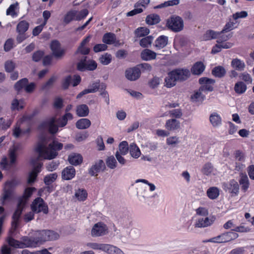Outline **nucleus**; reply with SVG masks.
Segmentation results:
<instances>
[{
  "instance_id": "nucleus-1",
  "label": "nucleus",
  "mask_w": 254,
  "mask_h": 254,
  "mask_svg": "<svg viewBox=\"0 0 254 254\" xmlns=\"http://www.w3.org/2000/svg\"><path fill=\"white\" fill-rule=\"evenodd\" d=\"M59 237V234L53 230L35 231L28 236L21 238L22 248H36L46 241L56 240Z\"/></svg>"
},
{
  "instance_id": "nucleus-2",
  "label": "nucleus",
  "mask_w": 254,
  "mask_h": 254,
  "mask_svg": "<svg viewBox=\"0 0 254 254\" xmlns=\"http://www.w3.org/2000/svg\"><path fill=\"white\" fill-rule=\"evenodd\" d=\"M87 246L93 250H100L109 254H124L123 251L117 247L109 244L88 243Z\"/></svg>"
},
{
  "instance_id": "nucleus-3",
  "label": "nucleus",
  "mask_w": 254,
  "mask_h": 254,
  "mask_svg": "<svg viewBox=\"0 0 254 254\" xmlns=\"http://www.w3.org/2000/svg\"><path fill=\"white\" fill-rule=\"evenodd\" d=\"M87 57H83L76 64L77 70L83 72L85 71H94L97 67V63L92 59L87 60Z\"/></svg>"
},
{
  "instance_id": "nucleus-4",
  "label": "nucleus",
  "mask_w": 254,
  "mask_h": 254,
  "mask_svg": "<svg viewBox=\"0 0 254 254\" xmlns=\"http://www.w3.org/2000/svg\"><path fill=\"white\" fill-rule=\"evenodd\" d=\"M39 160H31L30 164L33 166L32 171L29 173L27 183L31 184L36 181L38 175L42 171L43 163L38 161Z\"/></svg>"
},
{
  "instance_id": "nucleus-5",
  "label": "nucleus",
  "mask_w": 254,
  "mask_h": 254,
  "mask_svg": "<svg viewBox=\"0 0 254 254\" xmlns=\"http://www.w3.org/2000/svg\"><path fill=\"white\" fill-rule=\"evenodd\" d=\"M31 210L35 213L43 212L47 214L49 212V208L43 199L39 197L35 198L31 204Z\"/></svg>"
},
{
  "instance_id": "nucleus-6",
  "label": "nucleus",
  "mask_w": 254,
  "mask_h": 254,
  "mask_svg": "<svg viewBox=\"0 0 254 254\" xmlns=\"http://www.w3.org/2000/svg\"><path fill=\"white\" fill-rule=\"evenodd\" d=\"M239 235L237 233L233 231H229L212 238L210 241L214 243H227L237 239Z\"/></svg>"
},
{
  "instance_id": "nucleus-7",
  "label": "nucleus",
  "mask_w": 254,
  "mask_h": 254,
  "mask_svg": "<svg viewBox=\"0 0 254 254\" xmlns=\"http://www.w3.org/2000/svg\"><path fill=\"white\" fill-rule=\"evenodd\" d=\"M55 120L54 118H52L49 120L42 122L38 127L39 129H44L47 128L49 132L55 135L58 131L59 126L55 124Z\"/></svg>"
},
{
  "instance_id": "nucleus-8",
  "label": "nucleus",
  "mask_w": 254,
  "mask_h": 254,
  "mask_svg": "<svg viewBox=\"0 0 254 254\" xmlns=\"http://www.w3.org/2000/svg\"><path fill=\"white\" fill-rule=\"evenodd\" d=\"M198 82L201 86L199 87V91L207 93L213 91V85L215 83L214 79L207 77H201L199 79Z\"/></svg>"
},
{
  "instance_id": "nucleus-9",
  "label": "nucleus",
  "mask_w": 254,
  "mask_h": 254,
  "mask_svg": "<svg viewBox=\"0 0 254 254\" xmlns=\"http://www.w3.org/2000/svg\"><path fill=\"white\" fill-rule=\"evenodd\" d=\"M141 73V70L136 65L127 68L125 71V76L129 81H135L140 77Z\"/></svg>"
},
{
  "instance_id": "nucleus-10",
  "label": "nucleus",
  "mask_w": 254,
  "mask_h": 254,
  "mask_svg": "<svg viewBox=\"0 0 254 254\" xmlns=\"http://www.w3.org/2000/svg\"><path fill=\"white\" fill-rule=\"evenodd\" d=\"M108 231L106 224L102 222L95 224L92 228L91 234L93 237H99L105 235Z\"/></svg>"
},
{
  "instance_id": "nucleus-11",
  "label": "nucleus",
  "mask_w": 254,
  "mask_h": 254,
  "mask_svg": "<svg viewBox=\"0 0 254 254\" xmlns=\"http://www.w3.org/2000/svg\"><path fill=\"white\" fill-rule=\"evenodd\" d=\"M14 193L11 190L3 189L0 195V204L4 206L12 202L14 199Z\"/></svg>"
},
{
  "instance_id": "nucleus-12",
  "label": "nucleus",
  "mask_w": 254,
  "mask_h": 254,
  "mask_svg": "<svg viewBox=\"0 0 254 254\" xmlns=\"http://www.w3.org/2000/svg\"><path fill=\"white\" fill-rule=\"evenodd\" d=\"M223 188L229 193L237 195L239 191V186L236 181L233 179L229 182L223 184Z\"/></svg>"
},
{
  "instance_id": "nucleus-13",
  "label": "nucleus",
  "mask_w": 254,
  "mask_h": 254,
  "mask_svg": "<svg viewBox=\"0 0 254 254\" xmlns=\"http://www.w3.org/2000/svg\"><path fill=\"white\" fill-rule=\"evenodd\" d=\"M190 71L188 68H176V81L183 82L186 81L190 78Z\"/></svg>"
},
{
  "instance_id": "nucleus-14",
  "label": "nucleus",
  "mask_w": 254,
  "mask_h": 254,
  "mask_svg": "<svg viewBox=\"0 0 254 254\" xmlns=\"http://www.w3.org/2000/svg\"><path fill=\"white\" fill-rule=\"evenodd\" d=\"M46 138L44 136H41L34 148V151L39 155V156L35 159H41L40 156L46 153V145L45 142ZM31 159H34L31 158Z\"/></svg>"
},
{
  "instance_id": "nucleus-15",
  "label": "nucleus",
  "mask_w": 254,
  "mask_h": 254,
  "mask_svg": "<svg viewBox=\"0 0 254 254\" xmlns=\"http://www.w3.org/2000/svg\"><path fill=\"white\" fill-rule=\"evenodd\" d=\"M105 168V163L103 160H100L98 162L93 165L88 170V173L91 176H97L99 173L104 171Z\"/></svg>"
},
{
  "instance_id": "nucleus-16",
  "label": "nucleus",
  "mask_w": 254,
  "mask_h": 254,
  "mask_svg": "<svg viewBox=\"0 0 254 254\" xmlns=\"http://www.w3.org/2000/svg\"><path fill=\"white\" fill-rule=\"evenodd\" d=\"M129 145L127 141H123L119 145V151H117L115 154L116 159H125L122 155H126L129 150Z\"/></svg>"
},
{
  "instance_id": "nucleus-17",
  "label": "nucleus",
  "mask_w": 254,
  "mask_h": 254,
  "mask_svg": "<svg viewBox=\"0 0 254 254\" xmlns=\"http://www.w3.org/2000/svg\"><path fill=\"white\" fill-rule=\"evenodd\" d=\"M76 172L74 167L68 166L63 169L62 172V178L64 180H70L75 176Z\"/></svg>"
},
{
  "instance_id": "nucleus-18",
  "label": "nucleus",
  "mask_w": 254,
  "mask_h": 254,
  "mask_svg": "<svg viewBox=\"0 0 254 254\" xmlns=\"http://www.w3.org/2000/svg\"><path fill=\"white\" fill-rule=\"evenodd\" d=\"M17 165V160H1L0 167L1 169L9 171L15 168Z\"/></svg>"
},
{
  "instance_id": "nucleus-19",
  "label": "nucleus",
  "mask_w": 254,
  "mask_h": 254,
  "mask_svg": "<svg viewBox=\"0 0 254 254\" xmlns=\"http://www.w3.org/2000/svg\"><path fill=\"white\" fill-rule=\"evenodd\" d=\"M23 210V209L17 207L12 216V221L11 222V227L14 231H15L18 227L19 219Z\"/></svg>"
},
{
  "instance_id": "nucleus-20",
  "label": "nucleus",
  "mask_w": 254,
  "mask_h": 254,
  "mask_svg": "<svg viewBox=\"0 0 254 254\" xmlns=\"http://www.w3.org/2000/svg\"><path fill=\"white\" fill-rule=\"evenodd\" d=\"M140 57L145 61L154 60L156 58V53L151 50L145 49L141 52Z\"/></svg>"
},
{
  "instance_id": "nucleus-21",
  "label": "nucleus",
  "mask_w": 254,
  "mask_h": 254,
  "mask_svg": "<svg viewBox=\"0 0 254 254\" xmlns=\"http://www.w3.org/2000/svg\"><path fill=\"white\" fill-rule=\"evenodd\" d=\"M23 149L22 145L20 143L13 144L9 150V159H17L18 154Z\"/></svg>"
},
{
  "instance_id": "nucleus-22",
  "label": "nucleus",
  "mask_w": 254,
  "mask_h": 254,
  "mask_svg": "<svg viewBox=\"0 0 254 254\" xmlns=\"http://www.w3.org/2000/svg\"><path fill=\"white\" fill-rule=\"evenodd\" d=\"M205 65L201 62L195 63L190 69V72L194 75H200L204 70Z\"/></svg>"
},
{
  "instance_id": "nucleus-23",
  "label": "nucleus",
  "mask_w": 254,
  "mask_h": 254,
  "mask_svg": "<svg viewBox=\"0 0 254 254\" xmlns=\"http://www.w3.org/2000/svg\"><path fill=\"white\" fill-rule=\"evenodd\" d=\"M89 110L86 104H81L76 107V113L78 117H85L88 115Z\"/></svg>"
},
{
  "instance_id": "nucleus-24",
  "label": "nucleus",
  "mask_w": 254,
  "mask_h": 254,
  "mask_svg": "<svg viewBox=\"0 0 254 254\" xmlns=\"http://www.w3.org/2000/svg\"><path fill=\"white\" fill-rule=\"evenodd\" d=\"M91 124V121L88 119L82 118L76 122L75 126L79 129H85L89 127Z\"/></svg>"
},
{
  "instance_id": "nucleus-25",
  "label": "nucleus",
  "mask_w": 254,
  "mask_h": 254,
  "mask_svg": "<svg viewBox=\"0 0 254 254\" xmlns=\"http://www.w3.org/2000/svg\"><path fill=\"white\" fill-rule=\"evenodd\" d=\"M128 152L130 156L134 159H137L141 155L140 150L135 143L130 144Z\"/></svg>"
},
{
  "instance_id": "nucleus-26",
  "label": "nucleus",
  "mask_w": 254,
  "mask_h": 254,
  "mask_svg": "<svg viewBox=\"0 0 254 254\" xmlns=\"http://www.w3.org/2000/svg\"><path fill=\"white\" fill-rule=\"evenodd\" d=\"M221 34L220 32H216L213 30H207L203 35L202 39L204 41H209L217 39Z\"/></svg>"
},
{
  "instance_id": "nucleus-27",
  "label": "nucleus",
  "mask_w": 254,
  "mask_h": 254,
  "mask_svg": "<svg viewBox=\"0 0 254 254\" xmlns=\"http://www.w3.org/2000/svg\"><path fill=\"white\" fill-rule=\"evenodd\" d=\"M226 73V70L225 68L221 65H218L214 67L212 71L211 74L215 77L222 78Z\"/></svg>"
},
{
  "instance_id": "nucleus-28",
  "label": "nucleus",
  "mask_w": 254,
  "mask_h": 254,
  "mask_svg": "<svg viewBox=\"0 0 254 254\" xmlns=\"http://www.w3.org/2000/svg\"><path fill=\"white\" fill-rule=\"evenodd\" d=\"M168 41V38L167 36L161 35L156 39L154 45L158 49H161L167 45Z\"/></svg>"
},
{
  "instance_id": "nucleus-29",
  "label": "nucleus",
  "mask_w": 254,
  "mask_h": 254,
  "mask_svg": "<svg viewBox=\"0 0 254 254\" xmlns=\"http://www.w3.org/2000/svg\"><path fill=\"white\" fill-rule=\"evenodd\" d=\"M209 121L213 127H217L221 124L222 119L217 113L213 112L209 116Z\"/></svg>"
},
{
  "instance_id": "nucleus-30",
  "label": "nucleus",
  "mask_w": 254,
  "mask_h": 254,
  "mask_svg": "<svg viewBox=\"0 0 254 254\" xmlns=\"http://www.w3.org/2000/svg\"><path fill=\"white\" fill-rule=\"evenodd\" d=\"M165 86L168 88L175 86V69L168 72V76L165 78Z\"/></svg>"
},
{
  "instance_id": "nucleus-31",
  "label": "nucleus",
  "mask_w": 254,
  "mask_h": 254,
  "mask_svg": "<svg viewBox=\"0 0 254 254\" xmlns=\"http://www.w3.org/2000/svg\"><path fill=\"white\" fill-rule=\"evenodd\" d=\"M116 37L115 34L112 32H107L104 34L102 42L106 45H112L115 42Z\"/></svg>"
},
{
  "instance_id": "nucleus-32",
  "label": "nucleus",
  "mask_w": 254,
  "mask_h": 254,
  "mask_svg": "<svg viewBox=\"0 0 254 254\" xmlns=\"http://www.w3.org/2000/svg\"><path fill=\"white\" fill-rule=\"evenodd\" d=\"M77 11L76 10H70L67 12L64 15L63 21L65 24H68L73 20H75L76 15Z\"/></svg>"
},
{
  "instance_id": "nucleus-33",
  "label": "nucleus",
  "mask_w": 254,
  "mask_h": 254,
  "mask_svg": "<svg viewBox=\"0 0 254 254\" xmlns=\"http://www.w3.org/2000/svg\"><path fill=\"white\" fill-rule=\"evenodd\" d=\"M28 83V78L24 77L23 78L16 82L14 85V90L18 93H20L22 89L25 90L26 84Z\"/></svg>"
},
{
  "instance_id": "nucleus-34",
  "label": "nucleus",
  "mask_w": 254,
  "mask_h": 254,
  "mask_svg": "<svg viewBox=\"0 0 254 254\" xmlns=\"http://www.w3.org/2000/svg\"><path fill=\"white\" fill-rule=\"evenodd\" d=\"M150 33V30L145 27H139L136 28L134 32V35L136 38L145 37Z\"/></svg>"
},
{
  "instance_id": "nucleus-35",
  "label": "nucleus",
  "mask_w": 254,
  "mask_h": 254,
  "mask_svg": "<svg viewBox=\"0 0 254 254\" xmlns=\"http://www.w3.org/2000/svg\"><path fill=\"white\" fill-rule=\"evenodd\" d=\"M161 19L159 15L151 14L148 15L146 18V23L150 25H153L159 23Z\"/></svg>"
},
{
  "instance_id": "nucleus-36",
  "label": "nucleus",
  "mask_w": 254,
  "mask_h": 254,
  "mask_svg": "<svg viewBox=\"0 0 254 254\" xmlns=\"http://www.w3.org/2000/svg\"><path fill=\"white\" fill-rule=\"evenodd\" d=\"M201 91H199V88L198 90L195 91L194 93L191 95L190 99L193 102H202L205 98V96L202 94Z\"/></svg>"
},
{
  "instance_id": "nucleus-37",
  "label": "nucleus",
  "mask_w": 254,
  "mask_h": 254,
  "mask_svg": "<svg viewBox=\"0 0 254 254\" xmlns=\"http://www.w3.org/2000/svg\"><path fill=\"white\" fill-rule=\"evenodd\" d=\"M239 183L241 186V189L244 192H246L249 188V181L248 176L246 174H241Z\"/></svg>"
},
{
  "instance_id": "nucleus-38",
  "label": "nucleus",
  "mask_w": 254,
  "mask_h": 254,
  "mask_svg": "<svg viewBox=\"0 0 254 254\" xmlns=\"http://www.w3.org/2000/svg\"><path fill=\"white\" fill-rule=\"evenodd\" d=\"M231 66L237 70L243 71L245 67V64L243 61L236 58L232 60Z\"/></svg>"
},
{
  "instance_id": "nucleus-39",
  "label": "nucleus",
  "mask_w": 254,
  "mask_h": 254,
  "mask_svg": "<svg viewBox=\"0 0 254 254\" xmlns=\"http://www.w3.org/2000/svg\"><path fill=\"white\" fill-rule=\"evenodd\" d=\"M20 182L16 179H13L7 181L5 183L4 189L11 190L12 192L15 193V188L19 184Z\"/></svg>"
},
{
  "instance_id": "nucleus-40",
  "label": "nucleus",
  "mask_w": 254,
  "mask_h": 254,
  "mask_svg": "<svg viewBox=\"0 0 254 254\" xmlns=\"http://www.w3.org/2000/svg\"><path fill=\"white\" fill-rule=\"evenodd\" d=\"M219 190L218 188L213 187L209 188L206 192L208 197L211 199H216L219 195Z\"/></svg>"
},
{
  "instance_id": "nucleus-41",
  "label": "nucleus",
  "mask_w": 254,
  "mask_h": 254,
  "mask_svg": "<svg viewBox=\"0 0 254 254\" xmlns=\"http://www.w3.org/2000/svg\"><path fill=\"white\" fill-rule=\"evenodd\" d=\"M29 24L25 20L20 21L16 27V31L18 33L24 34L29 28Z\"/></svg>"
},
{
  "instance_id": "nucleus-42",
  "label": "nucleus",
  "mask_w": 254,
  "mask_h": 254,
  "mask_svg": "<svg viewBox=\"0 0 254 254\" xmlns=\"http://www.w3.org/2000/svg\"><path fill=\"white\" fill-rule=\"evenodd\" d=\"M112 60V57L111 54L108 53H104L99 58L100 63L104 65H108L110 64Z\"/></svg>"
},
{
  "instance_id": "nucleus-43",
  "label": "nucleus",
  "mask_w": 254,
  "mask_h": 254,
  "mask_svg": "<svg viewBox=\"0 0 254 254\" xmlns=\"http://www.w3.org/2000/svg\"><path fill=\"white\" fill-rule=\"evenodd\" d=\"M212 221L208 217L202 218L198 219L195 224V226L198 228L205 227L210 225Z\"/></svg>"
},
{
  "instance_id": "nucleus-44",
  "label": "nucleus",
  "mask_w": 254,
  "mask_h": 254,
  "mask_svg": "<svg viewBox=\"0 0 254 254\" xmlns=\"http://www.w3.org/2000/svg\"><path fill=\"white\" fill-rule=\"evenodd\" d=\"M153 38L151 35L142 38L139 41L140 46L142 48H148L152 44Z\"/></svg>"
},
{
  "instance_id": "nucleus-45",
  "label": "nucleus",
  "mask_w": 254,
  "mask_h": 254,
  "mask_svg": "<svg viewBox=\"0 0 254 254\" xmlns=\"http://www.w3.org/2000/svg\"><path fill=\"white\" fill-rule=\"evenodd\" d=\"M234 90L237 94H243L247 90V85L243 81L237 82L235 85Z\"/></svg>"
},
{
  "instance_id": "nucleus-46",
  "label": "nucleus",
  "mask_w": 254,
  "mask_h": 254,
  "mask_svg": "<svg viewBox=\"0 0 254 254\" xmlns=\"http://www.w3.org/2000/svg\"><path fill=\"white\" fill-rule=\"evenodd\" d=\"M7 242L8 245L14 248H19V249H23L22 248V240L21 241L16 240L14 238L8 237L7 238Z\"/></svg>"
},
{
  "instance_id": "nucleus-47",
  "label": "nucleus",
  "mask_w": 254,
  "mask_h": 254,
  "mask_svg": "<svg viewBox=\"0 0 254 254\" xmlns=\"http://www.w3.org/2000/svg\"><path fill=\"white\" fill-rule=\"evenodd\" d=\"M58 175L56 173L50 174L45 176L44 182L47 186H49L54 183L57 179Z\"/></svg>"
},
{
  "instance_id": "nucleus-48",
  "label": "nucleus",
  "mask_w": 254,
  "mask_h": 254,
  "mask_svg": "<svg viewBox=\"0 0 254 254\" xmlns=\"http://www.w3.org/2000/svg\"><path fill=\"white\" fill-rule=\"evenodd\" d=\"M64 100L62 97L59 96L56 97L53 102V108L56 110H61L64 106Z\"/></svg>"
},
{
  "instance_id": "nucleus-49",
  "label": "nucleus",
  "mask_w": 254,
  "mask_h": 254,
  "mask_svg": "<svg viewBox=\"0 0 254 254\" xmlns=\"http://www.w3.org/2000/svg\"><path fill=\"white\" fill-rule=\"evenodd\" d=\"M5 71L7 73L13 72L16 68V64L12 60H7L5 62L4 64Z\"/></svg>"
},
{
  "instance_id": "nucleus-50",
  "label": "nucleus",
  "mask_w": 254,
  "mask_h": 254,
  "mask_svg": "<svg viewBox=\"0 0 254 254\" xmlns=\"http://www.w3.org/2000/svg\"><path fill=\"white\" fill-rule=\"evenodd\" d=\"M170 113L172 118L167 121L166 127L168 130H173L175 129V110H172Z\"/></svg>"
},
{
  "instance_id": "nucleus-51",
  "label": "nucleus",
  "mask_w": 254,
  "mask_h": 254,
  "mask_svg": "<svg viewBox=\"0 0 254 254\" xmlns=\"http://www.w3.org/2000/svg\"><path fill=\"white\" fill-rule=\"evenodd\" d=\"M99 88L100 80H97L90 83L87 90L88 91L89 93H95L99 90Z\"/></svg>"
},
{
  "instance_id": "nucleus-52",
  "label": "nucleus",
  "mask_w": 254,
  "mask_h": 254,
  "mask_svg": "<svg viewBox=\"0 0 254 254\" xmlns=\"http://www.w3.org/2000/svg\"><path fill=\"white\" fill-rule=\"evenodd\" d=\"M45 55V52L43 50H37L33 53L32 60L34 62H39Z\"/></svg>"
},
{
  "instance_id": "nucleus-53",
  "label": "nucleus",
  "mask_w": 254,
  "mask_h": 254,
  "mask_svg": "<svg viewBox=\"0 0 254 254\" xmlns=\"http://www.w3.org/2000/svg\"><path fill=\"white\" fill-rule=\"evenodd\" d=\"M75 197L80 201L85 200L87 197V192L84 189H78L75 193Z\"/></svg>"
},
{
  "instance_id": "nucleus-54",
  "label": "nucleus",
  "mask_w": 254,
  "mask_h": 254,
  "mask_svg": "<svg viewBox=\"0 0 254 254\" xmlns=\"http://www.w3.org/2000/svg\"><path fill=\"white\" fill-rule=\"evenodd\" d=\"M215 170L210 163L205 164L202 169V172L206 175L215 174Z\"/></svg>"
},
{
  "instance_id": "nucleus-55",
  "label": "nucleus",
  "mask_w": 254,
  "mask_h": 254,
  "mask_svg": "<svg viewBox=\"0 0 254 254\" xmlns=\"http://www.w3.org/2000/svg\"><path fill=\"white\" fill-rule=\"evenodd\" d=\"M184 27V20L182 17L176 16V32L182 31Z\"/></svg>"
},
{
  "instance_id": "nucleus-56",
  "label": "nucleus",
  "mask_w": 254,
  "mask_h": 254,
  "mask_svg": "<svg viewBox=\"0 0 254 254\" xmlns=\"http://www.w3.org/2000/svg\"><path fill=\"white\" fill-rule=\"evenodd\" d=\"M24 108L23 105H20L19 101L17 98H14L11 102L10 109L11 111H19Z\"/></svg>"
},
{
  "instance_id": "nucleus-57",
  "label": "nucleus",
  "mask_w": 254,
  "mask_h": 254,
  "mask_svg": "<svg viewBox=\"0 0 254 254\" xmlns=\"http://www.w3.org/2000/svg\"><path fill=\"white\" fill-rule=\"evenodd\" d=\"M72 76L68 75L66 76L63 80L62 83V87L63 90H67L68 89L69 85L71 83Z\"/></svg>"
},
{
  "instance_id": "nucleus-58",
  "label": "nucleus",
  "mask_w": 254,
  "mask_h": 254,
  "mask_svg": "<svg viewBox=\"0 0 254 254\" xmlns=\"http://www.w3.org/2000/svg\"><path fill=\"white\" fill-rule=\"evenodd\" d=\"M46 154L47 155V157H44L43 159H55L58 155V152L53 148L48 147Z\"/></svg>"
},
{
  "instance_id": "nucleus-59",
  "label": "nucleus",
  "mask_w": 254,
  "mask_h": 254,
  "mask_svg": "<svg viewBox=\"0 0 254 254\" xmlns=\"http://www.w3.org/2000/svg\"><path fill=\"white\" fill-rule=\"evenodd\" d=\"M166 26L168 29L175 32V15H172L167 19Z\"/></svg>"
},
{
  "instance_id": "nucleus-60",
  "label": "nucleus",
  "mask_w": 254,
  "mask_h": 254,
  "mask_svg": "<svg viewBox=\"0 0 254 254\" xmlns=\"http://www.w3.org/2000/svg\"><path fill=\"white\" fill-rule=\"evenodd\" d=\"M56 80V78L54 76H52L48 79V80L46 83H45L42 85L41 89L42 90H46L49 89L53 85Z\"/></svg>"
},
{
  "instance_id": "nucleus-61",
  "label": "nucleus",
  "mask_w": 254,
  "mask_h": 254,
  "mask_svg": "<svg viewBox=\"0 0 254 254\" xmlns=\"http://www.w3.org/2000/svg\"><path fill=\"white\" fill-rule=\"evenodd\" d=\"M88 10L86 8L83 9L79 12L77 11V13L76 15L75 20H81L82 19L85 18L88 14Z\"/></svg>"
},
{
  "instance_id": "nucleus-62",
  "label": "nucleus",
  "mask_w": 254,
  "mask_h": 254,
  "mask_svg": "<svg viewBox=\"0 0 254 254\" xmlns=\"http://www.w3.org/2000/svg\"><path fill=\"white\" fill-rule=\"evenodd\" d=\"M161 80L158 77H153L148 82L149 86L152 89L157 88L159 85Z\"/></svg>"
},
{
  "instance_id": "nucleus-63",
  "label": "nucleus",
  "mask_w": 254,
  "mask_h": 254,
  "mask_svg": "<svg viewBox=\"0 0 254 254\" xmlns=\"http://www.w3.org/2000/svg\"><path fill=\"white\" fill-rule=\"evenodd\" d=\"M36 87V84L34 82H29L28 79V83L26 84L24 91L28 94L33 93L35 90Z\"/></svg>"
},
{
  "instance_id": "nucleus-64",
  "label": "nucleus",
  "mask_w": 254,
  "mask_h": 254,
  "mask_svg": "<svg viewBox=\"0 0 254 254\" xmlns=\"http://www.w3.org/2000/svg\"><path fill=\"white\" fill-rule=\"evenodd\" d=\"M36 190V189L34 187L27 188L24 190V192L22 195L24 198L28 200L32 195L33 192Z\"/></svg>"
}]
</instances>
